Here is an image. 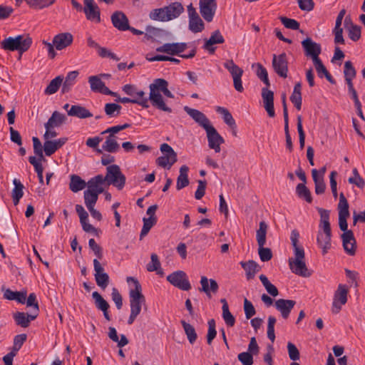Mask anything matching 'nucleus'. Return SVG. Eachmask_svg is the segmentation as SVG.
<instances>
[{"label":"nucleus","mask_w":365,"mask_h":365,"mask_svg":"<svg viewBox=\"0 0 365 365\" xmlns=\"http://www.w3.org/2000/svg\"><path fill=\"white\" fill-rule=\"evenodd\" d=\"M167 280L173 286L184 291L191 289V284L188 280L186 273L178 270L174 272L167 277Z\"/></svg>","instance_id":"nucleus-10"},{"label":"nucleus","mask_w":365,"mask_h":365,"mask_svg":"<svg viewBox=\"0 0 365 365\" xmlns=\"http://www.w3.org/2000/svg\"><path fill=\"white\" fill-rule=\"evenodd\" d=\"M149 99L152 106L158 110L171 113L172 109L166 106L160 93H163L168 98H174V95L168 89V81L163 78H156L149 85Z\"/></svg>","instance_id":"nucleus-1"},{"label":"nucleus","mask_w":365,"mask_h":365,"mask_svg":"<svg viewBox=\"0 0 365 365\" xmlns=\"http://www.w3.org/2000/svg\"><path fill=\"white\" fill-rule=\"evenodd\" d=\"M32 43V39L28 36L18 35L16 37H8L1 42V47L5 51H18L20 53L26 51Z\"/></svg>","instance_id":"nucleus-4"},{"label":"nucleus","mask_w":365,"mask_h":365,"mask_svg":"<svg viewBox=\"0 0 365 365\" xmlns=\"http://www.w3.org/2000/svg\"><path fill=\"white\" fill-rule=\"evenodd\" d=\"M149 18L153 21L163 22L168 21L165 6L151 10L149 13Z\"/></svg>","instance_id":"nucleus-50"},{"label":"nucleus","mask_w":365,"mask_h":365,"mask_svg":"<svg viewBox=\"0 0 365 365\" xmlns=\"http://www.w3.org/2000/svg\"><path fill=\"white\" fill-rule=\"evenodd\" d=\"M27 3L38 9H43L52 5L55 0H26Z\"/></svg>","instance_id":"nucleus-61"},{"label":"nucleus","mask_w":365,"mask_h":365,"mask_svg":"<svg viewBox=\"0 0 365 365\" xmlns=\"http://www.w3.org/2000/svg\"><path fill=\"white\" fill-rule=\"evenodd\" d=\"M66 119L67 118L64 114L58 111H54L45 124L53 128L59 127L65 123Z\"/></svg>","instance_id":"nucleus-38"},{"label":"nucleus","mask_w":365,"mask_h":365,"mask_svg":"<svg viewBox=\"0 0 365 365\" xmlns=\"http://www.w3.org/2000/svg\"><path fill=\"white\" fill-rule=\"evenodd\" d=\"M37 314H28L24 312H16L14 313L13 318L18 326L26 328L29 326L30 322L37 317Z\"/></svg>","instance_id":"nucleus-29"},{"label":"nucleus","mask_w":365,"mask_h":365,"mask_svg":"<svg viewBox=\"0 0 365 365\" xmlns=\"http://www.w3.org/2000/svg\"><path fill=\"white\" fill-rule=\"evenodd\" d=\"M127 282H133L135 288L130 290V312L139 315L141 312L142 304H145V298L142 294V287L138 279L133 277H127Z\"/></svg>","instance_id":"nucleus-5"},{"label":"nucleus","mask_w":365,"mask_h":365,"mask_svg":"<svg viewBox=\"0 0 365 365\" xmlns=\"http://www.w3.org/2000/svg\"><path fill=\"white\" fill-rule=\"evenodd\" d=\"M34 152L39 158L40 160H45L43 156V146H42L40 140L37 137H33Z\"/></svg>","instance_id":"nucleus-58"},{"label":"nucleus","mask_w":365,"mask_h":365,"mask_svg":"<svg viewBox=\"0 0 365 365\" xmlns=\"http://www.w3.org/2000/svg\"><path fill=\"white\" fill-rule=\"evenodd\" d=\"M180 323L184 329L185 333L187 336L189 342L191 344H193L197 338V335L194 327L192 326L190 324L187 323L184 320H182Z\"/></svg>","instance_id":"nucleus-43"},{"label":"nucleus","mask_w":365,"mask_h":365,"mask_svg":"<svg viewBox=\"0 0 365 365\" xmlns=\"http://www.w3.org/2000/svg\"><path fill=\"white\" fill-rule=\"evenodd\" d=\"M349 292L348 287L346 284H339L334 294L331 311L337 314L341 309V307L347 302Z\"/></svg>","instance_id":"nucleus-8"},{"label":"nucleus","mask_w":365,"mask_h":365,"mask_svg":"<svg viewBox=\"0 0 365 365\" xmlns=\"http://www.w3.org/2000/svg\"><path fill=\"white\" fill-rule=\"evenodd\" d=\"M83 11L88 20L96 23L101 21L100 9L94 0H84Z\"/></svg>","instance_id":"nucleus-18"},{"label":"nucleus","mask_w":365,"mask_h":365,"mask_svg":"<svg viewBox=\"0 0 365 365\" xmlns=\"http://www.w3.org/2000/svg\"><path fill=\"white\" fill-rule=\"evenodd\" d=\"M205 131L207 133L209 148L213 149L215 153H220L221 150L220 145L225 142L223 138L212 125L207 128Z\"/></svg>","instance_id":"nucleus-14"},{"label":"nucleus","mask_w":365,"mask_h":365,"mask_svg":"<svg viewBox=\"0 0 365 365\" xmlns=\"http://www.w3.org/2000/svg\"><path fill=\"white\" fill-rule=\"evenodd\" d=\"M296 193L299 198L304 200L307 203L312 202L311 192L304 183H299L297 185Z\"/></svg>","instance_id":"nucleus-45"},{"label":"nucleus","mask_w":365,"mask_h":365,"mask_svg":"<svg viewBox=\"0 0 365 365\" xmlns=\"http://www.w3.org/2000/svg\"><path fill=\"white\" fill-rule=\"evenodd\" d=\"M262 97L264 106L269 117H274L275 112L274 108V93L267 88L262 89Z\"/></svg>","instance_id":"nucleus-25"},{"label":"nucleus","mask_w":365,"mask_h":365,"mask_svg":"<svg viewBox=\"0 0 365 365\" xmlns=\"http://www.w3.org/2000/svg\"><path fill=\"white\" fill-rule=\"evenodd\" d=\"M342 244L344 251L350 256L356 253V240L352 231L344 232L341 235Z\"/></svg>","instance_id":"nucleus-24"},{"label":"nucleus","mask_w":365,"mask_h":365,"mask_svg":"<svg viewBox=\"0 0 365 365\" xmlns=\"http://www.w3.org/2000/svg\"><path fill=\"white\" fill-rule=\"evenodd\" d=\"M68 115L82 119L93 116V114L87 108L80 105L71 106L69 110H68Z\"/></svg>","instance_id":"nucleus-31"},{"label":"nucleus","mask_w":365,"mask_h":365,"mask_svg":"<svg viewBox=\"0 0 365 365\" xmlns=\"http://www.w3.org/2000/svg\"><path fill=\"white\" fill-rule=\"evenodd\" d=\"M244 310L245 317L247 319L252 317L256 313L253 304L247 298H245L244 300Z\"/></svg>","instance_id":"nucleus-62"},{"label":"nucleus","mask_w":365,"mask_h":365,"mask_svg":"<svg viewBox=\"0 0 365 365\" xmlns=\"http://www.w3.org/2000/svg\"><path fill=\"white\" fill-rule=\"evenodd\" d=\"M242 267L246 271V276L247 279H252L255 273L258 271V264L253 260L248 262H241Z\"/></svg>","instance_id":"nucleus-41"},{"label":"nucleus","mask_w":365,"mask_h":365,"mask_svg":"<svg viewBox=\"0 0 365 365\" xmlns=\"http://www.w3.org/2000/svg\"><path fill=\"white\" fill-rule=\"evenodd\" d=\"M109 130L110 128H108L101 133L102 135L108 133L105 142L102 145V150L110 153H115L120 150V145L117 141V136L115 135L117 133H113L109 131Z\"/></svg>","instance_id":"nucleus-17"},{"label":"nucleus","mask_w":365,"mask_h":365,"mask_svg":"<svg viewBox=\"0 0 365 365\" xmlns=\"http://www.w3.org/2000/svg\"><path fill=\"white\" fill-rule=\"evenodd\" d=\"M225 39L220 31H215L210 36V38L205 42L204 48L207 50L210 53L215 52V48L212 46L216 43H224Z\"/></svg>","instance_id":"nucleus-30"},{"label":"nucleus","mask_w":365,"mask_h":365,"mask_svg":"<svg viewBox=\"0 0 365 365\" xmlns=\"http://www.w3.org/2000/svg\"><path fill=\"white\" fill-rule=\"evenodd\" d=\"M280 21L287 29L292 30H298L299 29V23L295 19L282 16L280 17Z\"/></svg>","instance_id":"nucleus-60"},{"label":"nucleus","mask_w":365,"mask_h":365,"mask_svg":"<svg viewBox=\"0 0 365 365\" xmlns=\"http://www.w3.org/2000/svg\"><path fill=\"white\" fill-rule=\"evenodd\" d=\"M218 113L222 115L225 123L233 129L236 128L235 120L233 118L230 112L225 108L218 106L216 108Z\"/></svg>","instance_id":"nucleus-44"},{"label":"nucleus","mask_w":365,"mask_h":365,"mask_svg":"<svg viewBox=\"0 0 365 365\" xmlns=\"http://www.w3.org/2000/svg\"><path fill=\"white\" fill-rule=\"evenodd\" d=\"M14 188L12 190V199L14 205H17L19 203L20 199L23 197L24 185L17 179L14 180Z\"/></svg>","instance_id":"nucleus-42"},{"label":"nucleus","mask_w":365,"mask_h":365,"mask_svg":"<svg viewBox=\"0 0 365 365\" xmlns=\"http://www.w3.org/2000/svg\"><path fill=\"white\" fill-rule=\"evenodd\" d=\"M53 40L56 49L61 51L72 44L73 36L69 32L60 33L56 35Z\"/></svg>","instance_id":"nucleus-23"},{"label":"nucleus","mask_w":365,"mask_h":365,"mask_svg":"<svg viewBox=\"0 0 365 365\" xmlns=\"http://www.w3.org/2000/svg\"><path fill=\"white\" fill-rule=\"evenodd\" d=\"M313 63L315 66L319 77L323 78L324 76L329 82H330L332 84L335 83L334 79L329 73V72L327 71L326 67L324 66L320 58L313 61Z\"/></svg>","instance_id":"nucleus-35"},{"label":"nucleus","mask_w":365,"mask_h":365,"mask_svg":"<svg viewBox=\"0 0 365 365\" xmlns=\"http://www.w3.org/2000/svg\"><path fill=\"white\" fill-rule=\"evenodd\" d=\"M123 91L127 95L130 96L133 100H137L141 103H137L143 108H149V97L145 96V93L143 91L138 90L135 85L126 84L122 88Z\"/></svg>","instance_id":"nucleus-9"},{"label":"nucleus","mask_w":365,"mask_h":365,"mask_svg":"<svg viewBox=\"0 0 365 365\" xmlns=\"http://www.w3.org/2000/svg\"><path fill=\"white\" fill-rule=\"evenodd\" d=\"M200 12L203 19L211 22L213 19L217 9L215 0H200Z\"/></svg>","instance_id":"nucleus-16"},{"label":"nucleus","mask_w":365,"mask_h":365,"mask_svg":"<svg viewBox=\"0 0 365 365\" xmlns=\"http://www.w3.org/2000/svg\"><path fill=\"white\" fill-rule=\"evenodd\" d=\"M262 284L264 287L266 291L272 297H277L279 294V291L277 288L272 284L268 279V278L264 275L261 274L259 277Z\"/></svg>","instance_id":"nucleus-49"},{"label":"nucleus","mask_w":365,"mask_h":365,"mask_svg":"<svg viewBox=\"0 0 365 365\" xmlns=\"http://www.w3.org/2000/svg\"><path fill=\"white\" fill-rule=\"evenodd\" d=\"M96 177L101 178V185L104 187L105 184L113 185L118 190H123L125 185V176L120 170L118 165H108L106 168V175H97Z\"/></svg>","instance_id":"nucleus-3"},{"label":"nucleus","mask_w":365,"mask_h":365,"mask_svg":"<svg viewBox=\"0 0 365 365\" xmlns=\"http://www.w3.org/2000/svg\"><path fill=\"white\" fill-rule=\"evenodd\" d=\"M331 234L329 232H319L317 235V244L322 249L323 255H325L331 247Z\"/></svg>","instance_id":"nucleus-32"},{"label":"nucleus","mask_w":365,"mask_h":365,"mask_svg":"<svg viewBox=\"0 0 365 365\" xmlns=\"http://www.w3.org/2000/svg\"><path fill=\"white\" fill-rule=\"evenodd\" d=\"M189 170V168L184 165H182L180 168V175L177 179V190H180L185 187H186L189 184L188 175L187 173Z\"/></svg>","instance_id":"nucleus-37"},{"label":"nucleus","mask_w":365,"mask_h":365,"mask_svg":"<svg viewBox=\"0 0 365 365\" xmlns=\"http://www.w3.org/2000/svg\"><path fill=\"white\" fill-rule=\"evenodd\" d=\"M312 175L315 185V192L317 195L323 194L326 189L324 178L319 176L317 169L312 170Z\"/></svg>","instance_id":"nucleus-39"},{"label":"nucleus","mask_w":365,"mask_h":365,"mask_svg":"<svg viewBox=\"0 0 365 365\" xmlns=\"http://www.w3.org/2000/svg\"><path fill=\"white\" fill-rule=\"evenodd\" d=\"M295 304L296 301L292 299H279L274 302L275 309L280 312L284 319L289 317Z\"/></svg>","instance_id":"nucleus-20"},{"label":"nucleus","mask_w":365,"mask_h":365,"mask_svg":"<svg viewBox=\"0 0 365 365\" xmlns=\"http://www.w3.org/2000/svg\"><path fill=\"white\" fill-rule=\"evenodd\" d=\"M177 160V154H164L156 159V164L161 168L169 170Z\"/></svg>","instance_id":"nucleus-33"},{"label":"nucleus","mask_w":365,"mask_h":365,"mask_svg":"<svg viewBox=\"0 0 365 365\" xmlns=\"http://www.w3.org/2000/svg\"><path fill=\"white\" fill-rule=\"evenodd\" d=\"M184 110L205 130L211 125L210 120L201 111L188 106H185Z\"/></svg>","instance_id":"nucleus-21"},{"label":"nucleus","mask_w":365,"mask_h":365,"mask_svg":"<svg viewBox=\"0 0 365 365\" xmlns=\"http://www.w3.org/2000/svg\"><path fill=\"white\" fill-rule=\"evenodd\" d=\"M87 187V182L77 175H71L69 188L73 192H77Z\"/></svg>","instance_id":"nucleus-36"},{"label":"nucleus","mask_w":365,"mask_h":365,"mask_svg":"<svg viewBox=\"0 0 365 365\" xmlns=\"http://www.w3.org/2000/svg\"><path fill=\"white\" fill-rule=\"evenodd\" d=\"M266 244H262L261 245H258V254L261 261L262 262H268L272 258V252L271 249L264 247Z\"/></svg>","instance_id":"nucleus-55"},{"label":"nucleus","mask_w":365,"mask_h":365,"mask_svg":"<svg viewBox=\"0 0 365 365\" xmlns=\"http://www.w3.org/2000/svg\"><path fill=\"white\" fill-rule=\"evenodd\" d=\"M272 66L277 75L284 78H287L288 73V62L286 53H282L279 56L274 54Z\"/></svg>","instance_id":"nucleus-15"},{"label":"nucleus","mask_w":365,"mask_h":365,"mask_svg":"<svg viewBox=\"0 0 365 365\" xmlns=\"http://www.w3.org/2000/svg\"><path fill=\"white\" fill-rule=\"evenodd\" d=\"M88 83L90 84L91 90L95 93H99L104 95H108L116 97L117 93L110 91L101 79L98 76H91L88 77Z\"/></svg>","instance_id":"nucleus-13"},{"label":"nucleus","mask_w":365,"mask_h":365,"mask_svg":"<svg viewBox=\"0 0 365 365\" xmlns=\"http://www.w3.org/2000/svg\"><path fill=\"white\" fill-rule=\"evenodd\" d=\"M104 192V187L101 185V178H91L87 182V189L84 191V201L86 205H94L99 194Z\"/></svg>","instance_id":"nucleus-6"},{"label":"nucleus","mask_w":365,"mask_h":365,"mask_svg":"<svg viewBox=\"0 0 365 365\" xmlns=\"http://www.w3.org/2000/svg\"><path fill=\"white\" fill-rule=\"evenodd\" d=\"M150 259V262H149L146 266L147 270L148 272H156L158 274H163V272L160 268V262L158 255L155 253L151 254Z\"/></svg>","instance_id":"nucleus-47"},{"label":"nucleus","mask_w":365,"mask_h":365,"mask_svg":"<svg viewBox=\"0 0 365 365\" xmlns=\"http://www.w3.org/2000/svg\"><path fill=\"white\" fill-rule=\"evenodd\" d=\"M257 71L256 74L257 77L267 86H269V81L268 78V73L267 71V69L261 64V63H257Z\"/></svg>","instance_id":"nucleus-57"},{"label":"nucleus","mask_w":365,"mask_h":365,"mask_svg":"<svg viewBox=\"0 0 365 365\" xmlns=\"http://www.w3.org/2000/svg\"><path fill=\"white\" fill-rule=\"evenodd\" d=\"M208 330L207 334V342L210 345L213 339L216 337L217 331L215 328V321L214 319H211L208 321Z\"/></svg>","instance_id":"nucleus-56"},{"label":"nucleus","mask_w":365,"mask_h":365,"mask_svg":"<svg viewBox=\"0 0 365 365\" xmlns=\"http://www.w3.org/2000/svg\"><path fill=\"white\" fill-rule=\"evenodd\" d=\"M299 234L297 230H293L291 232L290 240L294 249V259H289V265L293 273L307 277L311 275L308 271L304 262V250L302 246L298 245Z\"/></svg>","instance_id":"nucleus-2"},{"label":"nucleus","mask_w":365,"mask_h":365,"mask_svg":"<svg viewBox=\"0 0 365 365\" xmlns=\"http://www.w3.org/2000/svg\"><path fill=\"white\" fill-rule=\"evenodd\" d=\"M158 207H148L146 216L143 218V225L140 231V237L142 239L146 236L150 229L157 223L158 218L155 215Z\"/></svg>","instance_id":"nucleus-11"},{"label":"nucleus","mask_w":365,"mask_h":365,"mask_svg":"<svg viewBox=\"0 0 365 365\" xmlns=\"http://www.w3.org/2000/svg\"><path fill=\"white\" fill-rule=\"evenodd\" d=\"M92 297L94 299L95 306L98 310L102 311L106 309H109V304L98 292H93L92 293Z\"/></svg>","instance_id":"nucleus-51"},{"label":"nucleus","mask_w":365,"mask_h":365,"mask_svg":"<svg viewBox=\"0 0 365 365\" xmlns=\"http://www.w3.org/2000/svg\"><path fill=\"white\" fill-rule=\"evenodd\" d=\"M301 91L302 85L301 83L298 82L295 84L293 92L290 96V101L298 110H300L302 108V98Z\"/></svg>","instance_id":"nucleus-34"},{"label":"nucleus","mask_w":365,"mask_h":365,"mask_svg":"<svg viewBox=\"0 0 365 365\" xmlns=\"http://www.w3.org/2000/svg\"><path fill=\"white\" fill-rule=\"evenodd\" d=\"M184 110L205 130L211 125L210 120L201 111L188 106H185Z\"/></svg>","instance_id":"nucleus-22"},{"label":"nucleus","mask_w":365,"mask_h":365,"mask_svg":"<svg viewBox=\"0 0 365 365\" xmlns=\"http://www.w3.org/2000/svg\"><path fill=\"white\" fill-rule=\"evenodd\" d=\"M165 14L168 21L175 19L180 16L184 11V7L181 3L175 1L165 6Z\"/></svg>","instance_id":"nucleus-28"},{"label":"nucleus","mask_w":365,"mask_h":365,"mask_svg":"<svg viewBox=\"0 0 365 365\" xmlns=\"http://www.w3.org/2000/svg\"><path fill=\"white\" fill-rule=\"evenodd\" d=\"M187 48L186 43H168L159 46L156 48L158 52L165 53L171 56L178 55L180 56V53Z\"/></svg>","instance_id":"nucleus-19"},{"label":"nucleus","mask_w":365,"mask_h":365,"mask_svg":"<svg viewBox=\"0 0 365 365\" xmlns=\"http://www.w3.org/2000/svg\"><path fill=\"white\" fill-rule=\"evenodd\" d=\"M111 21L113 26L120 31H127L129 29V22L125 14L117 11L111 16Z\"/></svg>","instance_id":"nucleus-26"},{"label":"nucleus","mask_w":365,"mask_h":365,"mask_svg":"<svg viewBox=\"0 0 365 365\" xmlns=\"http://www.w3.org/2000/svg\"><path fill=\"white\" fill-rule=\"evenodd\" d=\"M223 65L232 77L235 89L240 93L243 92L244 87L242 81L243 70L235 63L232 59L227 60Z\"/></svg>","instance_id":"nucleus-7"},{"label":"nucleus","mask_w":365,"mask_h":365,"mask_svg":"<svg viewBox=\"0 0 365 365\" xmlns=\"http://www.w3.org/2000/svg\"><path fill=\"white\" fill-rule=\"evenodd\" d=\"M282 103L283 107V117L284 121V133L285 137L290 135L289 131V116H288V110L287 106V96L285 93H282Z\"/></svg>","instance_id":"nucleus-53"},{"label":"nucleus","mask_w":365,"mask_h":365,"mask_svg":"<svg viewBox=\"0 0 365 365\" xmlns=\"http://www.w3.org/2000/svg\"><path fill=\"white\" fill-rule=\"evenodd\" d=\"M189 29L194 33H198L204 29V23L200 16L189 20Z\"/></svg>","instance_id":"nucleus-54"},{"label":"nucleus","mask_w":365,"mask_h":365,"mask_svg":"<svg viewBox=\"0 0 365 365\" xmlns=\"http://www.w3.org/2000/svg\"><path fill=\"white\" fill-rule=\"evenodd\" d=\"M57 150V147L53 141L45 140L43 144V151L45 152L46 155L51 156L54 153H56Z\"/></svg>","instance_id":"nucleus-64"},{"label":"nucleus","mask_w":365,"mask_h":365,"mask_svg":"<svg viewBox=\"0 0 365 365\" xmlns=\"http://www.w3.org/2000/svg\"><path fill=\"white\" fill-rule=\"evenodd\" d=\"M268 226L264 221H261L259 224V229L256 232V240L258 245L266 244V235Z\"/></svg>","instance_id":"nucleus-46"},{"label":"nucleus","mask_w":365,"mask_h":365,"mask_svg":"<svg viewBox=\"0 0 365 365\" xmlns=\"http://www.w3.org/2000/svg\"><path fill=\"white\" fill-rule=\"evenodd\" d=\"M62 82L63 78L60 76L51 80L44 91L45 94L51 95L56 93L62 84Z\"/></svg>","instance_id":"nucleus-48"},{"label":"nucleus","mask_w":365,"mask_h":365,"mask_svg":"<svg viewBox=\"0 0 365 365\" xmlns=\"http://www.w3.org/2000/svg\"><path fill=\"white\" fill-rule=\"evenodd\" d=\"M78 74L79 73L77 71H73L68 73L62 85V93H68L71 90V87L75 84Z\"/></svg>","instance_id":"nucleus-40"},{"label":"nucleus","mask_w":365,"mask_h":365,"mask_svg":"<svg viewBox=\"0 0 365 365\" xmlns=\"http://www.w3.org/2000/svg\"><path fill=\"white\" fill-rule=\"evenodd\" d=\"M200 284L201 288H200V291L205 292L209 297H211V292L216 294L219 289V286L216 280L213 279H208L205 276L201 277Z\"/></svg>","instance_id":"nucleus-27"},{"label":"nucleus","mask_w":365,"mask_h":365,"mask_svg":"<svg viewBox=\"0 0 365 365\" xmlns=\"http://www.w3.org/2000/svg\"><path fill=\"white\" fill-rule=\"evenodd\" d=\"M302 46L306 56L312 59V61L319 59L322 52L321 45L314 42L311 38H307L302 41Z\"/></svg>","instance_id":"nucleus-12"},{"label":"nucleus","mask_w":365,"mask_h":365,"mask_svg":"<svg viewBox=\"0 0 365 365\" xmlns=\"http://www.w3.org/2000/svg\"><path fill=\"white\" fill-rule=\"evenodd\" d=\"M275 323H276V318L273 316H269L268 317V324H267V337L272 342H274L275 340V334H274Z\"/></svg>","instance_id":"nucleus-59"},{"label":"nucleus","mask_w":365,"mask_h":365,"mask_svg":"<svg viewBox=\"0 0 365 365\" xmlns=\"http://www.w3.org/2000/svg\"><path fill=\"white\" fill-rule=\"evenodd\" d=\"M237 358L243 365H252L254 363L252 354L247 351L239 354Z\"/></svg>","instance_id":"nucleus-63"},{"label":"nucleus","mask_w":365,"mask_h":365,"mask_svg":"<svg viewBox=\"0 0 365 365\" xmlns=\"http://www.w3.org/2000/svg\"><path fill=\"white\" fill-rule=\"evenodd\" d=\"M121 108V106L118 104L114 103H109L105 105L104 110L106 114L109 117L112 118L119 115L120 113Z\"/></svg>","instance_id":"nucleus-52"}]
</instances>
